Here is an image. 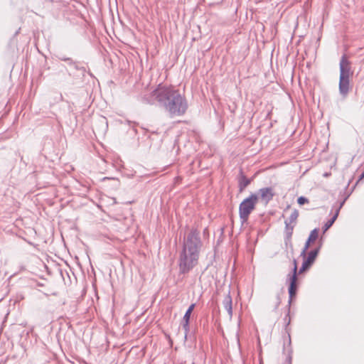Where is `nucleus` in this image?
Listing matches in <instances>:
<instances>
[{
    "instance_id": "6ab92c4d",
    "label": "nucleus",
    "mask_w": 364,
    "mask_h": 364,
    "mask_svg": "<svg viewBox=\"0 0 364 364\" xmlns=\"http://www.w3.org/2000/svg\"><path fill=\"white\" fill-rule=\"evenodd\" d=\"M309 268H310V267L309 265H307L306 263L303 262L302 266L299 271V274H301L302 272H304V271H306V269H308Z\"/></svg>"
},
{
    "instance_id": "412c9836",
    "label": "nucleus",
    "mask_w": 364,
    "mask_h": 364,
    "mask_svg": "<svg viewBox=\"0 0 364 364\" xmlns=\"http://www.w3.org/2000/svg\"><path fill=\"white\" fill-rule=\"evenodd\" d=\"M58 58L60 60H63V61H65V62H68L69 63L70 60V58H66L65 56H63L62 55H59L58 56Z\"/></svg>"
},
{
    "instance_id": "dca6fc26",
    "label": "nucleus",
    "mask_w": 364,
    "mask_h": 364,
    "mask_svg": "<svg viewBox=\"0 0 364 364\" xmlns=\"http://www.w3.org/2000/svg\"><path fill=\"white\" fill-rule=\"evenodd\" d=\"M318 236V229L315 228L310 232L309 236V242H314Z\"/></svg>"
},
{
    "instance_id": "1a4fd4ad",
    "label": "nucleus",
    "mask_w": 364,
    "mask_h": 364,
    "mask_svg": "<svg viewBox=\"0 0 364 364\" xmlns=\"http://www.w3.org/2000/svg\"><path fill=\"white\" fill-rule=\"evenodd\" d=\"M346 201V199H344L342 202L340 203V204L336 208L335 214L332 217L331 220H329L325 225H324V231L327 230L333 224L335 220L338 216L339 212L341 208L343 207L344 203Z\"/></svg>"
},
{
    "instance_id": "2eb2a0df",
    "label": "nucleus",
    "mask_w": 364,
    "mask_h": 364,
    "mask_svg": "<svg viewBox=\"0 0 364 364\" xmlns=\"http://www.w3.org/2000/svg\"><path fill=\"white\" fill-rule=\"evenodd\" d=\"M68 65L76 70H80L82 72L85 70L84 67L80 66V63L74 61L72 59H70V62L68 63Z\"/></svg>"
},
{
    "instance_id": "7ed1b4c3",
    "label": "nucleus",
    "mask_w": 364,
    "mask_h": 364,
    "mask_svg": "<svg viewBox=\"0 0 364 364\" xmlns=\"http://www.w3.org/2000/svg\"><path fill=\"white\" fill-rule=\"evenodd\" d=\"M257 201V196L256 194H251L240 203L239 207V214L242 223H245L247 221L249 215L255 209Z\"/></svg>"
},
{
    "instance_id": "aec40b11",
    "label": "nucleus",
    "mask_w": 364,
    "mask_h": 364,
    "mask_svg": "<svg viewBox=\"0 0 364 364\" xmlns=\"http://www.w3.org/2000/svg\"><path fill=\"white\" fill-rule=\"evenodd\" d=\"M293 264H294V268L292 269V274L291 275H296L297 274V264H296V259H294L293 260Z\"/></svg>"
},
{
    "instance_id": "4be33fe9",
    "label": "nucleus",
    "mask_w": 364,
    "mask_h": 364,
    "mask_svg": "<svg viewBox=\"0 0 364 364\" xmlns=\"http://www.w3.org/2000/svg\"><path fill=\"white\" fill-rule=\"evenodd\" d=\"M281 303V299H280V296L279 295H277V303H276V308L278 307V306L279 305V304Z\"/></svg>"
},
{
    "instance_id": "9b49d317",
    "label": "nucleus",
    "mask_w": 364,
    "mask_h": 364,
    "mask_svg": "<svg viewBox=\"0 0 364 364\" xmlns=\"http://www.w3.org/2000/svg\"><path fill=\"white\" fill-rule=\"evenodd\" d=\"M318 252H319V247L310 251L308 254L307 257L304 261V262L306 263L307 265H309L311 267V265L315 262L316 258L318 254Z\"/></svg>"
},
{
    "instance_id": "f3484780",
    "label": "nucleus",
    "mask_w": 364,
    "mask_h": 364,
    "mask_svg": "<svg viewBox=\"0 0 364 364\" xmlns=\"http://www.w3.org/2000/svg\"><path fill=\"white\" fill-rule=\"evenodd\" d=\"M311 242H309V239H308V240H307V241L306 242L305 245H304V248H303V250H302V251H301V257H306V252H307L308 249H309V247H310V243H311Z\"/></svg>"
},
{
    "instance_id": "423d86ee",
    "label": "nucleus",
    "mask_w": 364,
    "mask_h": 364,
    "mask_svg": "<svg viewBox=\"0 0 364 364\" xmlns=\"http://www.w3.org/2000/svg\"><path fill=\"white\" fill-rule=\"evenodd\" d=\"M258 200L260 199L261 201L264 202L265 204H267L270 200H272L275 196L274 189L271 187L260 188L258 191Z\"/></svg>"
},
{
    "instance_id": "39448f33",
    "label": "nucleus",
    "mask_w": 364,
    "mask_h": 364,
    "mask_svg": "<svg viewBox=\"0 0 364 364\" xmlns=\"http://www.w3.org/2000/svg\"><path fill=\"white\" fill-rule=\"evenodd\" d=\"M351 77H339L338 90L343 98H346L352 89L350 85Z\"/></svg>"
},
{
    "instance_id": "f257e3e1",
    "label": "nucleus",
    "mask_w": 364,
    "mask_h": 364,
    "mask_svg": "<svg viewBox=\"0 0 364 364\" xmlns=\"http://www.w3.org/2000/svg\"><path fill=\"white\" fill-rule=\"evenodd\" d=\"M143 100L151 105L157 103L171 118L183 116L188 107L187 100L178 90L161 84L150 95H144Z\"/></svg>"
},
{
    "instance_id": "6e6552de",
    "label": "nucleus",
    "mask_w": 364,
    "mask_h": 364,
    "mask_svg": "<svg viewBox=\"0 0 364 364\" xmlns=\"http://www.w3.org/2000/svg\"><path fill=\"white\" fill-rule=\"evenodd\" d=\"M196 304H192L188 309H187L185 315L183 316L182 321V327L185 331V334L186 335L189 331V321L191 318V314L195 308Z\"/></svg>"
},
{
    "instance_id": "9d476101",
    "label": "nucleus",
    "mask_w": 364,
    "mask_h": 364,
    "mask_svg": "<svg viewBox=\"0 0 364 364\" xmlns=\"http://www.w3.org/2000/svg\"><path fill=\"white\" fill-rule=\"evenodd\" d=\"M232 297L230 294V292L225 295L223 301V305L225 309L228 311V315L230 316H232Z\"/></svg>"
},
{
    "instance_id": "a211bd4d",
    "label": "nucleus",
    "mask_w": 364,
    "mask_h": 364,
    "mask_svg": "<svg viewBox=\"0 0 364 364\" xmlns=\"http://www.w3.org/2000/svg\"><path fill=\"white\" fill-rule=\"evenodd\" d=\"M297 202L299 205H304L305 203H308L309 200L304 196H301L298 198Z\"/></svg>"
},
{
    "instance_id": "ddd939ff",
    "label": "nucleus",
    "mask_w": 364,
    "mask_h": 364,
    "mask_svg": "<svg viewBox=\"0 0 364 364\" xmlns=\"http://www.w3.org/2000/svg\"><path fill=\"white\" fill-rule=\"evenodd\" d=\"M299 217V211L296 209L293 210L288 220L285 222L295 225L296 223L297 218Z\"/></svg>"
},
{
    "instance_id": "0eeeda50",
    "label": "nucleus",
    "mask_w": 364,
    "mask_h": 364,
    "mask_svg": "<svg viewBox=\"0 0 364 364\" xmlns=\"http://www.w3.org/2000/svg\"><path fill=\"white\" fill-rule=\"evenodd\" d=\"M289 279V304H290L292 300V298L296 295V275H291L290 274L288 275Z\"/></svg>"
},
{
    "instance_id": "4468645a",
    "label": "nucleus",
    "mask_w": 364,
    "mask_h": 364,
    "mask_svg": "<svg viewBox=\"0 0 364 364\" xmlns=\"http://www.w3.org/2000/svg\"><path fill=\"white\" fill-rule=\"evenodd\" d=\"M284 223H285V234H286V236H287V237L288 239H290L291 235H292L293 230H294L295 225H293V224H291V223H287V222H284Z\"/></svg>"
},
{
    "instance_id": "f8f14e48",
    "label": "nucleus",
    "mask_w": 364,
    "mask_h": 364,
    "mask_svg": "<svg viewBox=\"0 0 364 364\" xmlns=\"http://www.w3.org/2000/svg\"><path fill=\"white\" fill-rule=\"evenodd\" d=\"M250 179L247 178L243 174H241V176L239 179V188L240 191L242 192L244 189L250 183Z\"/></svg>"
},
{
    "instance_id": "f03ea898",
    "label": "nucleus",
    "mask_w": 364,
    "mask_h": 364,
    "mask_svg": "<svg viewBox=\"0 0 364 364\" xmlns=\"http://www.w3.org/2000/svg\"><path fill=\"white\" fill-rule=\"evenodd\" d=\"M202 245L199 231L192 229L184 237L183 248L179 252L178 264L180 274L188 273L198 264Z\"/></svg>"
},
{
    "instance_id": "20e7f679",
    "label": "nucleus",
    "mask_w": 364,
    "mask_h": 364,
    "mask_svg": "<svg viewBox=\"0 0 364 364\" xmlns=\"http://www.w3.org/2000/svg\"><path fill=\"white\" fill-rule=\"evenodd\" d=\"M340 75L339 77H352L351 63L348 60L346 55H342L339 63Z\"/></svg>"
}]
</instances>
